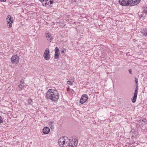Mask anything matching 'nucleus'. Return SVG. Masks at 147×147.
Masks as SVG:
<instances>
[{
	"label": "nucleus",
	"instance_id": "nucleus-17",
	"mask_svg": "<svg viewBox=\"0 0 147 147\" xmlns=\"http://www.w3.org/2000/svg\"><path fill=\"white\" fill-rule=\"evenodd\" d=\"M59 49L58 47H56L55 49V53H59Z\"/></svg>",
	"mask_w": 147,
	"mask_h": 147
},
{
	"label": "nucleus",
	"instance_id": "nucleus-24",
	"mask_svg": "<svg viewBox=\"0 0 147 147\" xmlns=\"http://www.w3.org/2000/svg\"><path fill=\"white\" fill-rule=\"evenodd\" d=\"M48 2H49V4H51L53 3V0H48Z\"/></svg>",
	"mask_w": 147,
	"mask_h": 147
},
{
	"label": "nucleus",
	"instance_id": "nucleus-23",
	"mask_svg": "<svg viewBox=\"0 0 147 147\" xmlns=\"http://www.w3.org/2000/svg\"><path fill=\"white\" fill-rule=\"evenodd\" d=\"M129 72V73L131 74H132V70L131 69H129L128 70Z\"/></svg>",
	"mask_w": 147,
	"mask_h": 147
},
{
	"label": "nucleus",
	"instance_id": "nucleus-31",
	"mask_svg": "<svg viewBox=\"0 0 147 147\" xmlns=\"http://www.w3.org/2000/svg\"><path fill=\"white\" fill-rule=\"evenodd\" d=\"M140 16V18H141L142 17V16Z\"/></svg>",
	"mask_w": 147,
	"mask_h": 147
},
{
	"label": "nucleus",
	"instance_id": "nucleus-25",
	"mask_svg": "<svg viewBox=\"0 0 147 147\" xmlns=\"http://www.w3.org/2000/svg\"><path fill=\"white\" fill-rule=\"evenodd\" d=\"M143 12L144 13L147 14V10H144V11H143Z\"/></svg>",
	"mask_w": 147,
	"mask_h": 147
},
{
	"label": "nucleus",
	"instance_id": "nucleus-2",
	"mask_svg": "<svg viewBox=\"0 0 147 147\" xmlns=\"http://www.w3.org/2000/svg\"><path fill=\"white\" fill-rule=\"evenodd\" d=\"M141 0H119L120 4L122 6H133L139 3Z\"/></svg>",
	"mask_w": 147,
	"mask_h": 147
},
{
	"label": "nucleus",
	"instance_id": "nucleus-16",
	"mask_svg": "<svg viewBox=\"0 0 147 147\" xmlns=\"http://www.w3.org/2000/svg\"><path fill=\"white\" fill-rule=\"evenodd\" d=\"M24 86V85L23 83H22V84H20L19 85H18L19 90H22Z\"/></svg>",
	"mask_w": 147,
	"mask_h": 147
},
{
	"label": "nucleus",
	"instance_id": "nucleus-9",
	"mask_svg": "<svg viewBox=\"0 0 147 147\" xmlns=\"http://www.w3.org/2000/svg\"><path fill=\"white\" fill-rule=\"evenodd\" d=\"M141 33L143 36H147V29L146 28L142 29L141 31Z\"/></svg>",
	"mask_w": 147,
	"mask_h": 147
},
{
	"label": "nucleus",
	"instance_id": "nucleus-18",
	"mask_svg": "<svg viewBox=\"0 0 147 147\" xmlns=\"http://www.w3.org/2000/svg\"><path fill=\"white\" fill-rule=\"evenodd\" d=\"M142 121L144 122L145 123H147V120L145 118H143L142 119Z\"/></svg>",
	"mask_w": 147,
	"mask_h": 147
},
{
	"label": "nucleus",
	"instance_id": "nucleus-14",
	"mask_svg": "<svg viewBox=\"0 0 147 147\" xmlns=\"http://www.w3.org/2000/svg\"><path fill=\"white\" fill-rule=\"evenodd\" d=\"M54 123L53 121H50L49 122V125L51 129H53L54 128V125H53V124Z\"/></svg>",
	"mask_w": 147,
	"mask_h": 147
},
{
	"label": "nucleus",
	"instance_id": "nucleus-12",
	"mask_svg": "<svg viewBox=\"0 0 147 147\" xmlns=\"http://www.w3.org/2000/svg\"><path fill=\"white\" fill-rule=\"evenodd\" d=\"M64 137H61L58 140V143L60 146L62 145V143L64 140Z\"/></svg>",
	"mask_w": 147,
	"mask_h": 147
},
{
	"label": "nucleus",
	"instance_id": "nucleus-1",
	"mask_svg": "<svg viewBox=\"0 0 147 147\" xmlns=\"http://www.w3.org/2000/svg\"><path fill=\"white\" fill-rule=\"evenodd\" d=\"M45 97L47 99L53 102L57 101L59 98V92L55 89H49L46 93Z\"/></svg>",
	"mask_w": 147,
	"mask_h": 147
},
{
	"label": "nucleus",
	"instance_id": "nucleus-22",
	"mask_svg": "<svg viewBox=\"0 0 147 147\" xmlns=\"http://www.w3.org/2000/svg\"><path fill=\"white\" fill-rule=\"evenodd\" d=\"M3 122V119L2 117L0 115V123Z\"/></svg>",
	"mask_w": 147,
	"mask_h": 147
},
{
	"label": "nucleus",
	"instance_id": "nucleus-30",
	"mask_svg": "<svg viewBox=\"0 0 147 147\" xmlns=\"http://www.w3.org/2000/svg\"><path fill=\"white\" fill-rule=\"evenodd\" d=\"M147 8V7H144V9H146Z\"/></svg>",
	"mask_w": 147,
	"mask_h": 147
},
{
	"label": "nucleus",
	"instance_id": "nucleus-26",
	"mask_svg": "<svg viewBox=\"0 0 147 147\" xmlns=\"http://www.w3.org/2000/svg\"><path fill=\"white\" fill-rule=\"evenodd\" d=\"M0 1L3 2H5L6 1V0H0Z\"/></svg>",
	"mask_w": 147,
	"mask_h": 147
},
{
	"label": "nucleus",
	"instance_id": "nucleus-29",
	"mask_svg": "<svg viewBox=\"0 0 147 147\" xmlns=\"http://www.w3.org/2000/svg\"><path fill=\"white\" fill-rule=\"evenodd\" d=\"M72 1H74V2H76V1L77 0H72Z\"/></svg>",
	"mask_w": 147,
	"mask_h": 147
},
{
	"label": "nucleus",
	"instance_id": "nucleus-28",
	"mask_svg": "<svg viewBox=\"0 0 147 147\" xmlns=\"http://www.w3.org/2000/svg\"><path fill=\"white\" fill-rule=\"evenodd\" d=\"M22 80L20 81V83H21V84H22V83H23V82H22Z\"/></svg>",
	"mask_w": 147,
	"mask_h": 147
},
{
	"label": "nucleus",
	"instance_id": "nucleus-5",
	"mask_svg": "<svg viewBox=\"0 0 147 147\" xmlns=\"http://www.w3.org/2000/svg\"><path fill=\"white\" fill-rule=\"evenodd\" d=\"M11 61L12 63L17 64L19 61V57L17 55H14L11 57Z\"/></svg>",
	"mask_w": 147,
	"mask_h": 147
},
{
	"label": "nucleus",
	"instance_id": "nucleus-8",
	"mask_svg": "<svg viewBox=\"0 0 147 147\" xmlns=\"http://www.w3.org/2000/svg\"><path fill=\"white\" fill-rule=\"evenodd\" d=\"M42 2L43 6L48 7L49 6V3L48 2V0H39Z\"/></svg>",
	"mask_w": 147,
	"mask_h": 147
},
{
	"label": "nucleus",
	"instance_id": "nucleus-21",
	"mask_svg": "<svg viewBox=\"0 0 147 147\" xmlns=\"http://www.w3.org/2000/svg\"><path fill=\"white\" fill-rule=\"evenodd\" d=\"M32 101V100L31 99L28 100V103L29 104H31Z\"/></svg>",
	"mask_w": 147,
	"mask_h": 147
},
{
	"label": "nucleus",
	"instance_id": "nucleus-13",
	"mask_svg": "<svg viewBox=\"0 0 147 147\" xmlns=\"http://www.w3.org/2000/svg\"><path fill=\"white\" fill-rule=\"evenodd\" d=\"M69 144L67 147H76V146L74 142L72 141V142L71 143L70 141H69Z\"/></svg>",
	"mask_w": 147,
	"mask_h": 147
},
{
	"label": "nucleus",
	"instance_id": "nucleus-7",
	"mask_svg": "<svg viewBox=\"0 0 147 147\" xmlns=\"http://www.w3.org/2000/svg\"><path fill=\"white\" fill-rule=\"evenodd\" d=\"M88 98V96L86 94H83L80 100V102L81 104H83L85 103Z\"/></svg>",
	"mask_w": 147,
	"mask_h": 147
},
{
	"label": "nucleus",
	"instance_id": "nucleus-6",
	"mask_svg": "<svg viewBox=\"0 0 147 147\" xmlns=\"http://www.w3.org/2000/svg\"><path fill=\"white\" fill-rule=\"evenodd\" d=\"M50 51L49 49L47 48L44 52L43 56L45 59L47 60H49L51 58Z\"/></svg>",
	"mask_w": 147,
	"mask_h": 147
},
{
	"label": "nucleus",
	"instance_id": "nucleus-4",
	"mask_svg": "<svg viewBox=\"0 0 147 147\" xmlns=\"http://www.w3.org/2000/svg\"><path fill=\"white\" fill-rule=\"evenodd\" d=\"M138 85H136V88L135 90L134 93V96L131 98V101L133 103H135L136 100L138 90Z\"/></svg>",
	"mask_w": 147,
	"mask_h": 147
},
{
	"label": "nucleus",
	"instance_id": "nucleus-20",
	"mask_svg": "<svg viewBox=\"0 0 147 147\" xmlns=\"http://www.w3.org/2000/svg\"><path fill=\"white\" fill-rule=\"evenodd\" d=\"M135 82L136 83V85H138V79L136 77L135 78Z\"/></svg>",
	"mask_w": 147,
	"mask_h": 147
},
{
	"label": "nucleus",
	"instance_id": "nucleus-19",
	"mask_svg": "<svg viewBox=\"0 0 147 147\" xmlns=\"http://www.w3.org/2000/svg\"><path fill=\"white\" fill-rule=\"evenodd\" d=\"M67 84H69L71 85H72L73 84V83L71 81H68L67 82Z\"/></svg>",
	"mask_w": 147,
	"mask_h": 147
},
{
	"label": "nucleus",
	"instance_id": "nucleus-10",
	"mask_svg": "<svg viewBox=\"0 0 147 147\" xmlns=\"http://www.w3.org/2000/svg\"><path fill=\"white\" fill-rule=\"evenodd\" d=\"M50 129L49 127H45L43 129V132L45 134H47L49 133Z\"/></svg>",
	"mask_w": 147,
	"mask_h": 147
},
{
	"label": "nucleus",
	"instance_id": "nucleus-27",
	"mask_svg": "<svg viewBox=\"0 0 147 147\" xmlns=\"http://www.w3.org/2000/svg\"><path fill=\"white\" fill-rule=\"evenodd\" d=\"M64 53V51L63 50H62L61 51V53Z\"/></svg>",
	"mask_w": 147,
	"mask_h": 147
},
{
	"label": "nucleus",
	"instance_id": "nucleus-3",
	"mask_svg": "<svg viewBox=\"0 0 147 147\" xmlns=\"http://www.w3.org/2000/svg\"><path fill=\"white\" fill-rule=\"evenodd\" d=\"M6 20L7 22V25L9 26V28H11L12 27L13 20V17L10 15H8L6 18Z\"/></svg>",
	"mask_w": 147,
	"mask_h": 147
},
{
	"label": "nucleus",
	"instance_id": "nucleus-11",
	"mask_svg": "<svg viewBox=\"0 0 147 147\" xmlns=\"http://www.w3.org/2000/svg\"><path fill=\"white\" fill-rule=\"evenodd\" d=\"M46 37L48 40L51 42L53 40V37L51 36V34L49 33H47L46 35Z\"/></svg>",
	"mask_w": 147,
	"mask_h": 147
},
{
	"label": "nucleus",
	"instance_id": "nucleus-15",
	"mask_svg": "<svg viewBox=\"0 0 147 147\" xmlns=\"http://www.w3.org/2000/svg\"><path fill=\"white\" fill-rule=\"evenodd\" d=\"M59 53H55L54 58L55 59H59Z\"/></svg>",
	"mask_w": 147,
	"mask_h": 147
}]
</instances>
